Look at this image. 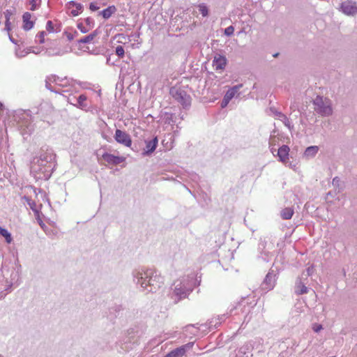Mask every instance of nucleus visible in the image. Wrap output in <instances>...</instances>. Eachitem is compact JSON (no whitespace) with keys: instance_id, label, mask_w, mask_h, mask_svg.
<instances>
[{"instance_id":"1","label":"nucleus","mask_w":357,"mask_h":357,"mask_svg":"<svg viewBox=\"0 0 357 357\" xmlns=\"http://www.w3.org/2000/svg\"><path fill=\"white\" fill-rule=\"evenodd\" d=\"M133 282L139 286L141 291L155 292L163 284V278L155 270L149 268L135 269L132 273Z\"/></svg>"},{"instance_id":"2","label":"nucleus","mask_w":357,"mask_h":357,"mask_svg":"<svg viewBox=\"0 0 357 357\" xmlns=\"http://www.w3.org/2000/svg\"><path fill=\"white\" fill-rule=\"evenodd\" d=\"M195 285L193 276H184L181 280L174 283V289L171 293V298L174 303H177L181 300L185 298L192 291Z\"/></svg>"},{"instance_id":"3","label":"nucleus","mask_w":357,"mask_h":357,"mask_svg":"<svg viewBox=\"0 0 357 357\" xmlns=\"http://www.w3.org/2000/svg\"><path fill=\"white\" fill-rule=\"evenodd\" d=\"M36 162L33 160L31 165V173L36 180H48L54 167V164H45L42 161Z\"/></svg>"},{"instance_id":"4","label":"nucleus","mask_w":357,"mask_h":357,"mask_svg":"<svg viewBox=\"0 0 357 357\" xmlns=\"http://www.w3.org/2000/svg\"><path fill=\"white\" fill-rule=\"evenodd\" d=\"M50 79L52 83L55 84L58 86L62 88H67L66 89L60 90V91H61V93L60 94L62 95L63 96H66V93L77 92L76 84L79 83L73 78L68 77H61L56 75H51L50 76Z\"/></svg>"},{"instance_id":"5","label":"nucleus","mask_w":357,"mask_h":357,"mask_svg":"<svg viewBox=\"0 0 357 357\" xmlns=\"http://www.w3.org/2000/svg\"><path fill=\"white\" fill-rule=\"evenodd\" d=\"M15 118L22 135H30L34 130L30 111L20 112L16 114Z\"/></svg>"},{"instance_id":"6","label":"nucleus","mask_w":357,"mask_h":357,"mask_svg":"<svg viewBox=\"0 0 357 357\" xmlns=\"http://www.w3.org/2000/svg\"><path fill=\"white\" fill-rule=\"evenodd\" d=\"M314 111L322 116H329L333 114L331 100L326 97L317 96L313 100Z\"/></svg>"},{"instance_id":"7","label":"nucleus","mask_w":357,"mask_h":357,"mask_svg":"<svg viewBox=\"0 0 357 357\" xmlns=\"http://www.w3.org/2000/svg\"><path fill=\"white\" fill-rule=\"evenodd\" d=\"M170 94L184 108H187L190 105L191 97L184 89L173 87L170 89Z\"/></svg>"},{"instance_id":"8","label":"nucleus","mask_w":357,"mask_h":357,"mask_svg":"<svg viewBox=\"0 0 357 357\" xmlns=\"http://www.w3.org/2000/svg\"><path fill=\"white\" fill-rule=\"evenodd\" d=\"M55 155L53 150L48 146H43L38 153V155L33 158L38 163L42 161L45 164H54Z\"/></svg>"},{"instance_id":"9","label":"nucleus","mask_w":357,"mask_h":357,"mask_svg":"<svg viewBox=\"0 0 357 357\" xmlns=\"http://www.w3.org/2000/svg\"><path fill=\"white\" fill-rule=\"evenodd\" d=\"M339 10L346 15L354 16L357 14L356 2L351 0L344 1L340 3Z\"/></svg>"},{"instance_id":"10","label":"nucleus","mask_w":357,"mask_h":357,"mask_svg":"<svg viewBox=\"0 0 357 357\" xmlns=\"http://www.w3.org/2000/svg\"><path fill=\"white\" fill-rule=\"evenodd\" d=\"M307 280L303 277H299L296 279L294 285L295 294L300 296L307 294L310 288L307 287Z\"/></svg>"},{"instance_id":"11","label":"nucleus","mask_w":357,"mask_h":357,"mask_svg":"<svg viewBox=\"0 0 357 357\" xmlns=\"http://www.w3.org/2000/svg\"><path fill=\"white\" fill-rule=\"evenodd\" d=\"M275 276L276 275L273 271H271L267 273L261 284V288L263 291H268L274 288L276 282Z\"/></svg>"},{"instance_id":"12","label":"nucleus","mask_w":357,"mask_h":357,"mask_svg":"<svg viewBox=\"0 0 357 357\" xmlns=\"http://www.w3.org/2000/svg\"><path fill=\"white\" fill-rule=\"evenodd\" d=\"M114 139L116 142L125 146L130 147L132 145V139L130 135L119 129L116 130Z\"/></svg>"},{"instance_id":"13","label":"nucleus","mask_w":357,"mask_h":357,"mask_svg":"<svg viewBox=\"0 0 357 357\" xmlns=\"http://www.w3.org/2000/svg\"><path fill=\"white\" fill-rule=\"evenodd\" d=\"M68 52L67 50L61 48L56 40L53 43V46H50L46 48L45 54L48 56H61Z\"/></svg>"},{"instance_id":"14","label":"nucleus","mask_w":357,"mask_h":357,"mask_svg":"<svg viewBox=\"0 0 357 357\" xmlns=\"http://www.w3.org/2000/svg\"><path fill=\"white\" fill-rule=\"evenodd\" d=\"M158 140L155 137L151 140H145V148L143 150V155H150L155 150L158 146Z\"/></svg>"},{"instance_id":"15","label":"nucleus","mask_w":357,"mask_h":357,"mask_svg":"<svg viewBox=\"0 0 357 357\" xmlns=\"http://www.w3.org/2000/svg\"><path fill=\"white\" fill-rule=\"evenodd\" d=\"M102 159L109 165H119L125 161L124 157L116 156L108 153H104L102 155Z\"/></svg>"},{"instance_id":"16","label":"nucleus","mask_w":357,"mask_h":357,"mask_svg":"<svg viewBox=\"0 0 357 357\" xmlns=\"http://www.w3.org/2000/svg\"><path fill=\"white\" fill-rule=\"evenodd\" d=\"M227 64V59L225 56L220 54H217L214 56L213 61V67L216 70H223Z\"/></svg>"},{"instance_id":"17","label":"nucleus","mask_w":357,"mask_h":357,"mask_svg":"<svg viewBox=\"0 0 357 357\" xmlns=\"http://www.w3.org/2000/svg\"><path fill=\"white\" fill-rule=\"evenodd\" d=\"M289 148L287 145H282L277 151V155L279 160L284 164H286L289 160Z\"/></svg>"},{"instance_id":"18","label":"nucleus","mask_w":357,"mask_h":357,"mask_svg":"<svg viewBox=\"0 0 357 357\" xmlns=\"http://www.w3.org/2000/svg\"><path fill=\"white\" fill-rule=\"evenodd\" d=\"M31 14L29 12H26L22 15L23 20V29L26 31H29L33 27L34 22L31 20Z\"/></svg>"},{"instance_id":"19","label":"nucleus","mask_w":357,"mask_h":357,"mask_svg":"<svg viewBox=\"0 0 357 357\" xmlns=\"http://www.w3.org/2000/svg\"><path fill=\"white\" fill-rule=\"evenodd\" d=\"M67 6L69 9L75 8V9L73 8L70 11L71 15L73 16H77L83 9V6L81 3H77L74 1H69Z\"/></svg>"},{"instance_id":"20","label":"nucleus","mask_w":357,"mask_h":357,"mask_svg":"<svg viewBox=\"0 0 357 357\" xmlns=\"http://www.w3.org/2000/svg\"><path fill=\"white\" fill-rule=\"evenodd\" d=\"M271 111L275 114V116L280 119L281 121L283 122L285 126H287L288 128H291V121L287 117L285 114L283 113L277 111L275 108H271Z\"/></svg>"},{"instance_id":"21","label":"nucleus","mask_w":357,"mask_h":357,"mask_svg":"<svg viewBox=\"0 0 357 357\" xmlns=\"http://www.w3.org/2000/svg\"><path fill=\"white\" fill-rule=\"evenodd\" d=\"M319 148L318 146H310L306 148L304 151L303 157L306 159H311L315 157Z\"/></svg>"},{"instance_id":"22","label":"nucleus","mask_w":357,"mask_h":357,"mask_svg":"<svg viewBox=\"0 0 357 357\" xmlns=\"http://www.w3.org/2000/svg\"><path fill=\"white\" fill-rule=\"evenodd\" d=\"M75 100L76 103H75V107L83 110L87 109L88 104L86 102L87 97L86 95H80L79 97H77V98Z\"/></svg>"},{"instance_id":"23","label":"nucleus","mask_w":357,"mask_h":357,"mask_svg":"<svg viewBox=\"0 0 357 357\" xmlns=\"http://www.w3.org/2000/svg\"><path fill=\"white\" fill-rule=\"evenodd\" d=\"M242 86L243 84H241L230 88L225 95L226 96V98H230L231 100Z\"/></svg>"},{"instance_id":"24","label":"nucleus","mask_w":357,"mask_h":357,"mask_svg":"<svg viewBox=\"0 0 357 357\" xmlns=\"http://www.w3.org/2000/svg\"><path fill=\"white\" fill-rule=\"evenodd\" d=\"M116 11V8L114 6H111L104 9L100 12V14L105 19L109 18L112 14Z\"/></svg>"},{"instance_id":"25","label":"nucleus","mask_w":357,"mask_h":357,"mask_svg":"<svg viewBox=\"0 0 357 357\" xmlns=\"http://www.w3.org/2000/svg\"><path fill=\"white\" fill-rule=\"evenodd\" d=\"M3 14H4V16L6 18L5 30H6L7 31H10L11 29V27H10L11 24L10 22V17L13 15V11L10 10H6L3 13Z\"/></svg>"},{"instance_id":"26","label":"nucleus","mask_w":357,"mask_h":357,"mask_svg":"<svg viewBox=\"0 0 357 357\" xmlns=\"http://www.w3.org/2000/svg\"><path fill=\"white\" fill-rule=\"evenodd\" d=\"M174 118V115L169 112H165L161 116L162 121L166 124L173 123L175 121Z\"/></svg>"},{"instance_id":"27","label":"nucleus","mask_w":357,"mask_h":357,"mask_svg":"<svg viewBox=\"0 0 357 357\" xmlns=\"http://www.w3.org/2000/svg\"><path fill=\"white\" fill-rule=\"evenodd\" d=\"M294 209L292 208H285L281 211V217L283 220H289L294 215Z\"/></svg>"},{"instance_id":"28","label":"nucleus","mask_w":357,"mask_h":357,"mask_svg":"<svg viewBox=\"0 0 357 357\" xmlns=\"http://www.w3.org/2000/svg\"><path fill=\"white\" fill-rule=\"evenodd\" d=\"M97 31H95L88 36H84L78 40L79 43H90L96 36Z\"/></svg>"},{"instance_id":"29","label":"nucleus","mask_w":357,"mask_h":357,"mask_svg":"<svg viewBox=\"0 0 357 357\" xmlns=\"http://www.w3.org/2000/svg\"><path fill=\"white\" fill-rule=\"evenodd\" d=\"M0 235L5 238L7 243H10L13 241L10 233L4 228L0 227Z\"/></svg>"},{"instance_id":"30","label":"nucleus","mask_w":357,"mask_h":357,"mask_svg":"<svg viewBox=\"0 0 357 357\" xmlns=\"http://www.w3.org/2000/svg\"><path fill=\"white\" fill-rule=\"evenodd\" d=\"M52 83V82L50 79V76L47 77L45 79V87L50 91L54 92L55 93H59V94L61 93V91H60V89H56V88H54L53 86H52V84H51Z\"/></svg>"},{"instance_id":"31","label":"nucleus","mask_w":357,"mask_h":357,"mask_svg":"<svg viewBox=\"0 0 357 357\" xmlns=\"http://www.w3.org/2000/svg\"><path fill=\"white\" fill-rule=\"evenodd\" d=\"M73 93L69 92L66 93V96L67 98V102L75 106V103H76V99L77 98L73 96L72 94Z\"/></svg>"},{"instance_id":"32","label":"nucleus","mask_w":357,"mask_h":357,"mask_svg":"<svg viewBox=\"0 0 357 357\" xmlns=\"http://www.w3.org/2000/svg\"><path fill=\"white\" fill-rule=\"evenodd\" d=\"M199 10L203 17H206L208 15V8L204 4H200L199 6Z\"/></svg>"},{"instance_id":"33","label":"nucleus","mask_w":357,"mask_h":357,"mask_svg":"<svg viewBox=\"0 0 357 357\" xmlns=\"http://www.w3.org/2000/svg\"><path fill=\"white\" fill-rule=\"evenodd\" d=\"M305 272H306V273H303L301 277H303L304 278H307V279L308 276H310V275H312L313 274V273H314V266H309L306 269Z\"/></svg>"},{"instance_id":"34","label":"nucleus","mask_w":357,"mask_h":357,"mask_svg":"<svg viewBox=\"0 0 357 357\" xmlns=\"http://www.w3.org/2000/svg\"><path fill=\"white\" fill-rule=\"evenodd\" d=\"M46 34H47L46 32L43 31L39 32L36 35V38L38 40L39 43L43 44L45 43V36Z\"/></svg>"},{"instance_id":"35","label":"nucleus","mask_w":357,"mask_h":357,"mask_svg":"<svg viewBox=\"0 0 357 357\" xmlns=\"http://www.w3.org/2000/svg\"><path fill=\"white\" fill-rule=\"evenodd\" d=\"M115 52L119 57H123L125 54L124 48L121 45H118L116 47Z\"/></svg>"},{"instance_id":"36","label":"nucleus","mask_w":357,"mask_h":357,"mask_svg":"<svg viewBox=\"0 0 357 357\" xmlns=\"http://www.w3.org/2000/svg\"><path fill=\"white\" fill-rule=\"evenodd\" d=\"M234 27L233 26H229L225 29L224 33L227 36H231L234 34Z\"/></svg>"},{"instance_id":"37","label":"nucleus","mask_w":357,"mask_h":357,"mask_svg":"<svg viewBox=\"0 0 357 357\" xmlns=\"http://www.w3.org/2000/svg\"><path fill=\"white\" fill-rule=\"evenodd\" d=\"M77 28L83 33H87L90 30L89 28H88L86 26H84L82 23H79L77 24Z\"/></svg>"},{"instance_id":"38","label":"nucleus","mask_w":357,"mask_h":357,"mask_svg":"<svg viewBox=\"0 0 357 357\" xmlns=\"http://www.w3.org/2000/svg\"><path fill=\"white\" fill-rule=\"evenodd\" d=\"M84 22L86 24V26L89 28L90 29L93 26L94 21L93 19L90 17H87L84 20Z\"/></svg>"},{"instance_id":"39","label":"nucleus","mask_w":357,"mask_h":357,"mask_svg":"<svg viewBox=\"0 0 357 357\" xmlns=\"http://www.w3.org/2000/svg\"><path fill=\"white\" fill-rule=\"evenodd\" d=\"M29 54V52L25 50H17L16 52H15V54L16 56L18 57V58H22V57H24L26 55H27Z\"/></svg>"},{"instance_id":"40","label":"nucleus","mask_w":357,"mask_h":357,"mask_svg":"<svg viewBox=\"0 0 357 357\" xmlns=\"http://www.w3.org/2000/svg\"><path fill=\"white\" fill-rule=\"evenodd\" d=\"M278 140V139L275 136L271 135L269 139V146H274L276 144Z\"/></svg>"},{"instance_id":"41","label":"nucleus","mask_w":357,"mask_h":357,"mask_svg":"<svg viewBox=\"0 0 357 357\" xmlns=\"http://www.w3.org/2000/svg\"><path fill=\"white\" fill-rule=\"evenodd\" d=\"M46 29L49 32H54V24L52 21H47L46 24Z\"/></svg>"},{"instance_id":"42","label":"nucleus","mask_w":357,"mask_h":357,"mask_svg":"<svg viewBox=\"0 0 357 357\" xmlns=\"http://www.w3.org/2000/svg\"><path fill=\"white\" fill-rule=\"evenodd\" d=\"M323 329V326L321 324H314L312 325V330L315 332V333H319V331H321V330Z\"/></svg>"},{"instance_id":"43","label":"nucleus","mask_w":357,"mask_h":357,"mask_svg":"<svg viewBox=\"0 0 357 357\" xmlns=\"http://www.w3.org/2000/svg\"><path fill=\"white\" fill-rule=\"evenodd\" d=\"M37 1L38 0H29V4L31 5V10L33 11L37 9Z\"/></svg>"},{"instance_id":"44","label":"nucleus","mask_w":357,"mask_h":357,"mask_svg":"<svg viewBox=\"0 0 357 357\" xmlns=\"http://www.w3.org/2000/svg\"><path fill=\"white\" fill-rule=\"evenodd\" d=\"M28 204L29 205L30 208L33 211H36V204L34 201H32L30 199H27Z\"/></svg>"},{"instance_id":"45","label":"nucleus","mask_w":357,"mask_h":357,"mask_svg":"<svg viewBox=\"0 0 357 357\" xmlns=\"http://www.w3.org/2000/svg\"><path fill=\"white\" fill-rule=\"evenodd\" d=\"M332 184L333 186L339 188L340 185V179L336 176L333 179Z\"/></svg>"},{"instance_id":"46","label":"nucleus","mask_w":357,"mask_h":357,"mask_svg":"<svg viewBox=\"0 0 357 357\" xmlns=\"http://www.w3.org/2000/svg\"><path fill=\"white\" fill-rule=\"evenodd\" d=\"M89 8L92 11H96L99 9V7L97 6L96 3L92 2L90 3Z\"/></svg>"},{"instance_id":"47","label":"nucleus","mask_w":357,"mask_h":357,"mask_svg":"<svg viewBox=\"0 0 357 357\" xmlns=\"http://www.w3.org/2000/svg\"><path fill=\"white\" fill-rule=\"evenodd\" d=\"M230 100H231V99H230V98H227H227H226V96H224V98H223V100H222V104H221L222 107H226V106L228 105V103H229V102Z\"/></svg>"},{"instance_id":"48","label":"nucleus","mask_w":357,"mask_h":357,"mask_svg":"<svg viewBox=\"0 0 357 357\" xmlns=\"http://www.w3.org/2000/svg\"><path fill=\"white\" fill-rule=\"evenodd\" d=\"M225 319V314H222L221 316H219L218 319L219 320V322L218 324H220L222 321H223Z\"/></svg>"},{"instance_id":"49","label":"nucleus","mask_w":357,"mask_h":357,"mask_svg":"<svg viewBox=\"0 0 357 357\" xmlns=\"http://www.w3.org/2000/svg\"><path fill=\"white\" fill-rule=\"evenodd\" d=\"M270 147V150H271V152L275 155V153L277 151L276 149L274 148V146H269Z\"/></svg>"},{"instance_id":"50","label":"nucleus","mask_w":357,"mask_h":357,"mask_svg":"<svg viewBox=\"0 0 357 357\" xmlns=\"http://www.w3.org/2000/svg\"><path fill=\"white\" fill-rule=\"evenodd\" d=\"M127 333H128V335H131V337H133V335H133V333H134L133 330H128V331H127Z\"/></svg>"},{"instance_id":"51","label":"nucleus","mask_w":357,"mask_h":357,"mask_svg":"<svg viewBox=\"0 0 357 357\" xmlns=\"http://www.w3.org/2000/svg\"><path fill=\"white\" fill-rule=\"evenodd\" d=\"M67 37H68V39L69 40H73V38H73V36L72 34H70V33H69V34L67 36Z\"/></svg>"},{"instance_id":"52","label":"nucleus","mask_w":357,"mask_h":357,"mask_svg":"<svg viewBox=\"0 0 357 357\" xmlns=\"http://www.w3.org/2000/svg\"><path fill=\"white\" fill-rule=\"evenodd\" d=\"M238 309V307H236L234 309L231 310L230 311L231 315L232 314L234 310H237Z\"/></svg>"},{"instance_id":"53","label":"nucleus","mask_w":357,"mask_h":357,"mask_svg":"<svg viewBox=\"0 0 357 357\" xmlns=\"http://www.w3.org/2000/svg\"><path fill=\"white\" fill-rule=\"evenodd\" d=\"M37 190H38L37 188H33V192L36 195H37Z\"/></svg>"},{"instance_id":"54","label":"nucleus","mask_w":357,"mask_h":357,"mask_svg":"<svg viewBox=\"0 0 357 357\" xmlns=\"http://www.w3.org/2000/svg\"><path fill=\"white\" fill-rule=\"evenodd\" d=\"M38 192L43 194V196H45V194H44V192H42L40 189H38Z\"/></svg>"},{"instance_id":"55","label":"nucleus","mask_w":357,"mask_h":357,"mask_svg":"<svg viewBox=\"0 0 357 357\" xmlns=\"http://www.w3.org/2000/svg\"><path fill=\"white\" fill-rule=\"evenodd\" d=\"M38 192L43 194V196H45V194H44V192H42L40 189H38Z\"/></svg>"},{"instance_id":"56","label":"nucleus","mask_w":357,"mask_h":357,"mask_svg":"<svg viewBox=\"0 0 357 357\" xmlns=\"http://www.w3.org/2000/svg\"><path fill=\"white\" fill-rule=\"evenodd\" d=\"M278 55H279V53H275V54H273V56L274 57H277Z\"/></svg>"},{"instance_id":"57","label":"nucleus","mask_w":357,"mask_h":357,"mask_svg":"<svg viewBox=\"0 0 357 357\" xmlns=\"http://www.w3.org/2000/svg\"><path fill=\"white\" fill-rule=\"evenodd\" d=\"M192 326H193L192 325H188V326H186V328H188L192 327Z\"/></svg>"},{"instance_id":"58","label":"nucleus","mask_w":357,"mask_h":357,"mask_svg":"<svg viewBox=\"0 0 357 357\" xmlns=\"http://www.w3.org/2000/svg\"><path fill=\"white\" fill-rule=\"evenodd\" d=\"M123 342H124V343H128V342H130V340H123Z\"/></svg>"},{"instance_id":"59","label":"nucleus","mask_w":357,"mask_h":357,"mask_svg":"<svg viewBox=\"0 0 357 357\" xmlns=\"http://www.w3.org/2000/svg\"><path fill=\"white\" fill-rule=\"evenodd\" d=\"M10 41H12L13 43H14V40L12 39V38L10 36Z\"/></svg>"},{"instance_id":"60","label":"nucleus","mask_w":357,"mask_h":357,"mask_svg":"<svg viewBox=\"0 0 357 357\" xmlns=\"http://www.w3.org/2000/svg\"><path fill=\"white\" fill-rule=\"evenodd\" d=\"M11 285H9V287H7V289H9L10 288Z\"/></svg>"},{"instance_id":"61","label":"nucleus","mask_w":357,"mask_h":357,"mask_svg":"<svg viewBox=\"0 0 357 357\" xmlns=\"http://www.w3.org/2000/svg\"><path fill=\"white\" fill-rule=\"evenodd\" d=\"M217 324H218V323H215V324H214V326H215V327H217Z\"/></svg>"},{"instance_id":"62","label":"nucleus","mask_w":357,"mask_h":357,"mask_svg":"<svg viewBox=\"0 0 357 357\" xmlns=\"http://www.w3.org/2000/svg\"><path fill=\"white\" fill-rule=\"evenodd\" d=\"M328 195H329V196H331V192H329Z\"/></svg>"},{"instance_id":"63","label":"nucleus","mask_w":357,"mask_h":357,"mask_svg":"<svg viewBox=\"0 0 357 357\" xmlns=\"http://www.w3.org/2000/svg\"><path fill=\"white\" fill-rule=\"evenodd\" d=\"M328 195H329V196H331V192H329Z\"/></svg>"},{"instance_id":"64","label":"nucleus","mask_w":357,"mask_h":357,"mask_svg":"<svg viewBox=\"0 0 357 357\" xmlns=\"http://www.w3.org/2000/svg\"><path fill=\"white\" fill-rule=\"evenodd\" d=\"M0 357H4L3 355L0 354Z\"/></svg>"}]
</instances>
